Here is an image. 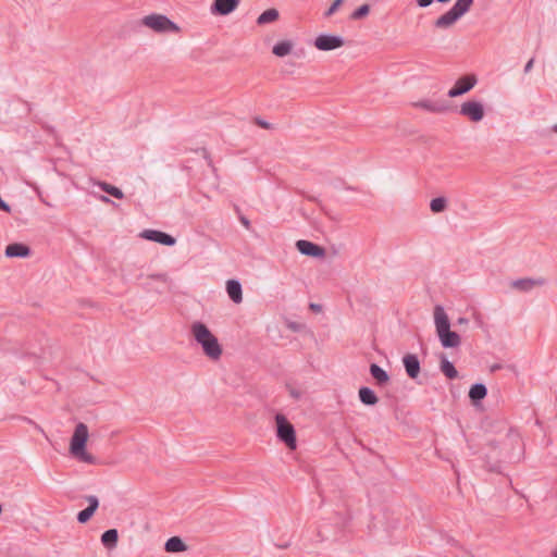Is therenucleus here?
I'll return each mask as SVG.
<instances>
[{
  "label": "nucleus",
  "instance_id": "nucleus-14",
  "mask_svg": "<svg viewBox=\"0 0 557 557\" xmlns=\"http://www.w3.org/2000/svg\"><path fill=\"white\" fill-rule=\"evenodd\" d=\"M140 237L165 246H173L176 243L173 236L156 230H146L140 233Z\"/></svg>",
  "mask_w": 557,
  "mask_h": 557
},
{
  "label": "nucleus",
  "instance_id": "nucleus-18",
  "mask_svg": "<svg viewBox=\"0 0 557 557\" xmlns=\"http://www.w3.org/2000/svg\"><path fill=\"white\" fill-rule=\"evenodd\" d=\"M226 292L228 297L235 302L240 304L243 301V289L242 285L236 280H228L226 282Z\"/></svg>",
  "mask_w": 557,
  "mask_h": 557
},
{
  "label": "nucleus",
  "instance_id": "nucleus-26",
  "mask_svg": "<svg viewBox=\"0 0 557 557\" xmlns=\"http://www.w3.org/2000/svg\"><path fill=\"white\" fill-rule=\"evenodd\" d=\"M486 387L483 384H475L469 391V397L473 401H479L486 396Z\"/></svg>",
  "mask_w": 557,
  "mask_h": 557
},
{
  "label": "nucleus",
  "instance_id": "nucleus-21",
  "mask_svg": "<svg viewBox=\"0 0 557 557\" xmlns=\"http://www.w3.org/2000/svg\"><path fill=\"white\" fill-rule=\"evenodd\" d=\"M187 546L178 536L170 537L165 543V550L168 553H181L185 552Z\"/></svg>",
  "mask_w": 557,
  "mask_h": 557
},
{
  "label": "nucleus",
  "instance_id": "nucleus-35",
  "mask_svg": "<svg viewBox=\"0 0 557 557\" xmlns=\"http://www.w3.org/2000/svg\"><path fill=\"white\" fill-rule=\"evenodd\" d=\"M239 220H240L242 224L244 225V227H246V228H249V227H250L249 220H248L246 216L240 215V216H239Z\"/></svg>",
  "mask_w": 557,
  "mask_h": 557
},
{
  "label": "nucleus",
  "instance_id": "nucleus-31",
  "mask_svg": "<svg viewBox=\"0 0 557 557\" xmlns=\"http://www.w3.org/2000/svg\"><path fill=\"white\" fill-rule=\"evenodd\" d=\"M343 2H344V0H335L331 4V7L325 11L324 16L330 17L331 15H333L337 11V9L342 5Z\"/></svg>",
  "mask_w": 557,
  "mask_h": 557
},
{
  "label": "nucleus",
  "instance_id": "nucleus-6",
  "mask_svg": "<svg viewBox=\"0 0 557 557\" xmlns=\"http://www.w3.org/2000/svg\"><path fill=\"white\" fill-rule=\"evenodd\" d=\"M275 426L278 440L282 441L288 449H296V431L293 424L287 420V418L284 414L277 413L275 416Z\"/></svg>",
  "mask_w": 557,
  "mask_h": 557
},
{
  "label": "nucleus",
  "instance_id": "nucleus-20",
  "mask_svg": "<svg viewBox=\"0 0 557 557\" xmlns=\"http://www.w3.org/2000/svg\"><path fill=\"white\" fill-rule=\"evenodd\" d=\"M293 42L290 40H282L272 48V53L278 58L286 57L293 52Z\"/></svg>",
  "mask_w": 557,
  "mask_h": 557
},
{
  "label": "nucleus",
  "instance_id": "nucleus-3",
  "mask_svg": "<svg viewBox=\"0 0 557 557\" xmlns=\"http://www.w3.org/2000/svg\"><path fill=\"white\" fill-rule=\"evenodd\" d=\"M436 334L444 348L458 347L461 343L460 336L450 330V322L444 308L436 306L433 312Z\"/></svg>",
  "mask_w": 557,
  "mask_h": 557
},
{
  "label": "nucleus",
  "instance_id": "nucleus-41",
  "mask_svg": "<svg viewBox=\"0 0 557 557\" xmlns=\"http://www.w3.org/2000/svg\"><path fill=\"white\" fill-rule=\"evenodd\" d=\"M554 557H557V549L554 552Z\"/></svg>",
  "mask_w": 557,
  "mask_h": 557
},
{
  "label": "nucleus",
  "instance_id": "nucleus-27",
  "mask_svg": "<svg viewBox=\"0 0 557 557\" xmlns=\"http://www.w3.org/2000/svg\"><path fill=\"white\" fill-rule=\"evenodd\" d=\"M441 370L448 379H455L458 374L454 364L446 359L442 360Z\"/></svg>",
  "mask_w": 557,
  "mask_h": 557
},
{
  "label": "nucleus",
  "instance_id": "nucleus-30",
  "mask_svg": "<svg viewBox=\"0 0 557 557\" xmlns=\"http://www.w3.org/2000/svg\"><path fill=\"white\" fill-rule=\"evenodd\" d=\"M447 199L445 197H436L431 200L430 209H445Z\"/></svg>",
  "mask_w": 557,
  "mask_h": 557
},
{
  "label": "nucleus",
  "instance_id": "nucleus-17",
  "mask_svg": "<svg viewBox=\"0 0 557 557\" xmlns=\"http://www.w3.org/2000/svg\"><path fill=\"white\" fill-rule=\"evenodd\" d=\"M29 253V248L24 244L14 243L5 247V256L8 258H26Z\"/></svg>",
  "mask_w": 557,
  "mask_h": 557
},
{
  "label": "nucleus",
  "instance_id": "nucleus-1",
  "mask_svg": "<svg viewBox=\"0 0 557 557\" xmlns=\"http://www.w3.org/2000/svg\"><path fill=\"white\" fill-rule=\"evenodd\" d=\"M190 333L200 346L202 354L212 362H218L223 355V346L211 330L202 322L196 321L190 325Z\"/></svg>",
  "mask_w": 557,
  "mask_h": 557
},
{
  "label": "nucleus",
  "instance_id": "nucleus-11",
  "mask_svg": "<svg viewBox=\"0 0 557 557\" xmlns=\"http://www.w3.org/2000/svg\"><path fill=\"white\" fill-rule=\"evenodd\" d=\"M296 248L300 253L312 258H324L326 255V251L322 246L305 239L297 240Z\"/></svg>",
  "mask_w": 557,
  "mask_h": 557
},
{
  "label": "nucleus",
  "instance_id": "nucleus-33",
  "mask_svg": "<svg viewBox=\"0 0 557 557\" xmlns=\"http://www.w3.org/2000/svg\"><path fill=\"white\" fill-rule=\"evenodd\" d=\"M434 0H417V4L420 8H426L433 3Z\"/></svg>",
  "mask_w": 557,
  "mask_h": 557
},
{
  "label": "nucleus",
  "instance_id": "nucleus-19",
  "mask_svg": "<svg viewBox=\"0 0 557 557\" xmlns=\"http://www.w3.org/2000/svg\"><path fill=\"white\" fill-rule=\"evenodd\" d=\"M88 503L89 506L77 515V520L81 523H86L92 517L99 505L98 499L95 496H89Z\"/></svg>",
  "mask_w": 557,
  "mask_h": 557
},
{
  "label": "nucleus",
  "instance_id": "nucleus-5",
  "mask_svg": "<svg viewBox=\"0 0 557 557\" xmlns=\"http://www.w3.org/2000/svg\"><path fill=\"white\" fill-rule=\"evenodd\" d=\"M472 4L473 0H457L446 13L435 20L434 26L440 29L449 28L470 10Z\"/></svg>",
  "mask_w": 557,
  "mask_h": 557
},
{
  "label": "nucleus",
  "instance_id": "nucleus-24",
  "mask_svg": "<svg viewBox=\"0 0 557 557\" xmlns=\"http://www.w3.org/2000/svg\"><path fill=\"white\" fill-rule=\"evenodd\" d=\"M278 16H280V14L276 9H268L258 16L257 23L259 25L272 23V22L276 21L278 18Z\"/></svg>",
  "mask_w": 557,
  "mask_h": 557
},
{
  "label": "nucleus",
  "instance_id": "nucleus-7",
  "mask_svg": "<svg viewBox=\"0 0 557 557\" xmlns=\"http://www.w3.org/2000/svg\"><path fill=\"white\" fill-rule=\"evenodd\" d=\"M141 24L156 33H177L180 27L163 14L152 13L141 18Z\"/></svg>",
  "mask_w": 557,
  "mask_h": 557
},
{
  "label": "nucleus",
  "instance_id": "nucleus-34",
  "mask_svg": "<svg viewBox=\"0 0 557 557\" xmlns=\"http://www.w3.org/2000/svg\"><path fill=\"white\" fill-rule=\"evenodd\" d=\"M256 123L262 127V128H265V129H269L271 127L270 123H268L267 121H263L261 119H257L256 120Z\"/></svg>",
  "mask_w": 557,
  "mask_h": 557
},
{
  "label": "nucleus",
  "instance_id": "nucleus-25",
  "mask_svg": "<svg viewBox=\"0 0 557 557\" xmlns=\"http://www.w3.org/2000/svg\"><path fill=\"white\" fill-rule=\"evenodd\" d=\"M117 539L119 534L115 529H110L101 535L102 544L109 548H113L116 546Z\"/></svg>",
  "mask_w": 557,
  "mask_h": 557
},
{
  "label": "nucleus",
  "instance_id": "nucleus-38",
  "mask_svg": "<svg viewBox=\"0 0 557 557\" xmlns=\"http://www.w3.org/2000/svg\"><path fill=\"white\" fill-rule=\"evenodd\" d=\"M100 199H101L102 201L107 202V203H112V202L110 201V199H109L108 197H106V196H101V197H100Z\"/></svg>",
  "mask_w": 557,
  "mask_h": 557
},
{
  "label": "nucleus",
  "instance_id": "nucleus-16",
  "mask_svg": "<svg viewBox=\"0 0 557 557\" xmlns=\"http://www.w3.org/2000/svg\"><path fill=\"white\" fill-rule=\"evenodd\" d=\"M403 362L409 377L416 379L420 373V362L417 356L408 354L404 356Z\"/></svg>",
  "mask_w": 557,
  "mask_h": 557
},
{
  "label": "nucleus",
  "instance_id": "nucleus-9",
  "mask_svg": "<svg viewBox=\"0 0 557 557\" xmlns=\"http://www.w3.org/2000/svg\"><path fill=\"white\" fill-rule=\"evenodd\" d=\"M459 113L472 122H480L484 117V107L475 100L466 101L460 106Z\"/></svg>",
  "mask_w": 557,
  "mask_h": 557
},
{
  "label": "nucleus",
  "instance_id": "nucleus-32",
  "mask_svg": "<svg viewBox=\"0 0 557 557\" xmlns=\"http://www.w3.org/2000/svg\"><path fill=\"white\" fill-rule=\"evenodd\" d=\"M533 64H534V58H531V59L527 62V64L524 65L523 71H524V73H525V74H528V73H530V72H531V70L533 69Z\"/></svg>",
  "mask_w": 557,
  "mask_h": 557
},
{
  "label": "nucleus",
  "instance_id": "nucleus-28",
  "mask_svg": "<svg viewBox=\"0 0 557 557\" xmlns=\"http://www.w3.org/2000/svg\"><path fill=\"white\" fill-rule=\"evenodd\" d=\"M99 187L103 191L108 193L109 195H111V196H113L115 198H119V199L123 198V191L120 188L115 187V186H112V185H110L108 183H99Z\"/></svg>",
  "mask_w": 557,
  "mask_h": 557
},
{
  "label": "nucleus",
  "instance_id": "nucleus-37",
  "mask_svg": "<svg viewBox=\"0 0 557 557\" xmlns=\"http://www.w3.org/2000/svg\"><path fill=\"white\" fill-rule=\"evenodd\" d=\"M458 323L459 324H467L468 323V320L466 318H459L458 319Z\"/></svg>",
  "mask_w": 557,
  "mask_h": 557
},
{
  "label": "nucleus",
  "instance_id": "nucleus-10",
  "mask_svg": "<svg viewBox=\"0 0 557 557\" xmlns=\"http://www.w3.org/2000/svg\"><path fill=\"white\" fill-rule=\"evenodd\" d=\"M314 46L321 51H331L344 46V38L337 35H319L314 40Z\"/></svg>",
  "mask_w": 557,
  "mask_h": 557
},
{
  "label": "nucleus",
  "instance_id": "nucleus-8",
  "mask_svg": "<svg viewBox=\"0 0 557 557\" xmlns=\"http://www.w3.org/2000/svg\"><path fill=\"white\" fill-rule=\"evenodd\" d=\"M476 82H478V79H476L475 75H473V74L465 75V76L460 77L459 79H457L455 85L448 90L447 96L450 98H456V97L462 96V95L467 94L468 91H470L475 86Z\"/></svg>",
  "mask_w": 557,
  "mask_h": 557
},
{
  "label": "nucleus",
  "instance_id": "nucleus-36",
  "mask_svg": "<svg viewBox=\"0 0 557 557\" xmlns=\"http://www.w3.org/2000/svg\"><path fill=\"white\" fill-rule=\"evenodd\" d=\"M293 53H294V55H295L296 58H304V57H305V54H306V51H305V49H299V50H297V51H294Z\"/></svg>",
  "mask_w": 557,
  "mask_h": 557
},
{
  "label": "nucleus",
  "instance_id": "nucleus-13",
  "mask_svg": "<svg viewBox=\"0 0 557 557\" xmlns=\"http://www.w3.org/2000/svg\"><path fill=\"white\" fill-rule=\"evenodd\" d=\"M240 0H214L211 4V13L213 15H228L238 7Z\"/></svg>",
  "mask_w": 557,
  "mask_h": 557
},
{
  "label": "nucleus",
  "instance_id": "nucleus-12",
  "mask_svg": "<svg viewBox=\"0 0 557 557\" xmlns=\"http://www.w3.org/2000/svg\"><path fill=\"white\" fill-rule=\"evenodd\" d=\"M544 284H545L544 278L524 277V278H519V280H515V281L510 282V287L518 292L529 293L536 287L543 286Z\"/></svg>",
  "mask_w": 557,
  "mask_h": 557
},
{
  "label": "nucleus",
  "instance_id": "nucleus-40",
  "mask_svg": "<svg viewBox=\"0 0 557 557\" xmlns=\"http://www.w3.org/2000/svg\"><path fill=\"white\" fill-rule=\"evenodd\" d=\"M436 1H437V2H440V3H447V2H449L450 0H436Z\"/></svg>",
  "mask_w": 557,
  "mask_h": 557
},
{
  "label": "nucleus",
  "instance_id": "nucleus-29",
  "mask_svg": "<svg viewBox=\"0 0 557 557\" xmlns=\"http://www.w3.org/2000/svg\"><path fill=\"white\" fill-rule=\"evenodd\" d=\"M370 12V5L369 4H362L360 5L357 10H355L352 13H351V18L352 20H361L363 18L364 16H367Z\"/></svg>",
  "mask_w": 557,
  "mask_h": 557
},
{
  "label": "nucleus",
  "instance_id": "nucleus-22",
  "mask_svg": "<svg viewBox=\"0 0 557 557\" xmlns=\"http://www.w3.org/2000/svg\"><path fill=\"white\" fill-rule=\"evenodd\" d=\"M370 373L372 377L376 381V383L380 385H385L389 381V376L386 373V371L375 363L370 366Z\"/></svg>",
  "mask_w": 557,
  "mask_h": 557
},
{
  "label": "nucleus",
  "instance_id": "nucleus-39",
  "mask_svg": "<svg viewBox=\"0 0 557 557\" xmlns=\"http://www.w3.org/2000/svg\"><path fill=\"white\" fill-rule=\"evenodd\" d=\"M552 131L557 134V123L552 126Z\"/></svg>",
  "mask_w": 557,
  "mask_h": 557
},
{
  "label": "nucleus",
  "instance_id": "nucleus-4",
  "mask_svg": "<svg viewBox=\"0 0 557 557\" xmlns=\"http://www.w3.org/2000/svg\"><path fill=\"white\" fill-rule=\"evenodd\" d=\"M436 334L444 348L458 347L461 343L460 336L450 330V322L444 308L436 306L433 312Z\"/></svg>",
  "mask_w": 557,
  "mask_h": 557
},
{
  "label": "nucleus",
  "instance_id": "nucleus-23",
  "mask_svg": "<svg viewBox=\"0 0 557 557\" xmlns=\"http://www.w3.org/2000/svg\"><path fill=\"white\" fill-rule=\"evenodd\" d=\"M359 398L364 405L373 406L377 404L379 398L369 387H361L359 389Z\"/></svg>",
  "mask_w": 557,
  "mask_h": 557
},
{
  "label": "nucleus",
  "instance_id": "nucleus-15",
  "mask_svg": "<svg viewBox=\"0 0 557 557\" xmlns=\"http://www.w3.org/2000/svg\"><path fill=\"white\" fill-rule=\"evenodd\" d=\"M413 106L432 113H443L448 110V106L444 101L421 100L414 102Z\"/></svg>",
  "mask_w": 557,
  "mask_h": 557
},
{
  "label": "nucleus",
  "instance_id": "nucleus-2",
  "mask_svg": "<svg viewBox=\"0 0 557 557\" xmlns=\"http://www.w3.org/2000/svg\"><path fill=\"white\" fill-rule=\"evenodd\" d=\"M89 441L88 426L81 422L76 424L70 440L69 451L71 456L79 462L87 465L97 463V458L87 449Z\"/></svg>",
  "mask_w": 557,
  "mask_h": 557
}]
</instances>
